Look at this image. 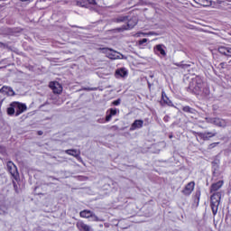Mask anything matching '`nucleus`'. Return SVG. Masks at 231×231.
Wrapping results in <instances>:
<instances>
[{
	"label": "nucleus",
	"mask_w": 231,
	"mask_h": 231,
	"mask_svg": "<svg viewBox=\"0 0 231 231\" xmlns=\"http://www.w3.org/2000/svg\"><path fill=\"white\" fill-rule=\"evenodd\" d=\"M175 66H178L179 68H182V69H185V68L189 67V65H187V64L183 65L181 63H176Z\"/></svg>",
	"instance_id": "2f4dec72"
},
{
	"label": "nucleus",
	"mask_w": 231,
	"mask_h": 231,
	"mask_svg": "<svg viewBox=\"0 0 231 231\" xmlns=\"http://www.w3.org/2000/svg\"><path fill=\"white\" fill-rule=\"evenodd\" d=\"M116 116V109L110 108L106 111V122H111L113 116Z\"/></svg>",
	"instance_id": "a211bd4d"
},
{
	"label": "nucleus",
	"mask_w": 231,
	"mask_h": 231,
	"mask_svg": "<svg viewBox=\"0 0 231 231\" xmlns=\"http://www.w3.org/2000/svg\"><path fill=\"white\" fill-rule=\"evenodd\" d=\"M147 41H149V40L146 38L139 40L137 44H138V46H143V44H145V42H147Z\"/></svg>",
	"instance_id": "cd10ccee"
},
{
	"label": "nucleus",
	"mask_w": 231,
	"mask_h": 231,
	"mask_svg": "<svg viewBox=\"0 0 231 231\" xmlns=\"http://www.w3.org/2000/svg\"><path fill=\"white\" fill-rule=\"evenodd\" d=\"M143 127V120L136 119L130 126V131H136V129H142Z\"/></svg>",
	"instance_id": "ddd939ff"
},
{
	"label": "nucleus",
	"mask_w": 231,
	"mask_h": 231,
	"mask_svg": "<svg viewBox=\"0 0 231 231\" xmlns=\"http://www.w3.org/2000/svg\"><path fill=\"white\" fill-rule=\"evenodd\" d=\"M8 214V206L5 204L0 205V216H5Z\"/></svg>",
	"instance_id": "5701e85b"
},
{
	"label": "nucleus",
	"mask_w": 231,
	"mask_h": 231,
	"mask_svg": "<svg viewBox=\"0 0 231 231\" xmlns=\"http://www.w3.org/2000/svg\"><path fill=\"white\" fill-rule=\"evenodd\" d=\"M89 5H92V6H96L97 0H79L77 2V5L81 6L82 8H88Z\"/></svg>",
	"instance_id": "9b49d317"
},
{
	"label": "nucleus",
	"mask_w": 231,
	"mask_h": 231,
	"mask_svg": "<svg viewBox=\"0 0 231 231\" xmlns=\"http://www.w3.org/2000/svg\"><path fill=\"white\" fill-rule=\"evenodd\" d=\"M161 106H168L169 107H174V104L165 93V90H162V97H161Z\"/></svg>",
	"instance_id": "0eeeda50"
},
{
	"label": "nucleus",
	"mask_w": 231,
	"mask_h": 231,
	"mask_svg": "<svg viewBox=\"0 0 231 231\" xmlns=\"http://www.w3.org/2000/svg\"><path fill=\"white\" fill-rule=\"evenodd\" d=\"M214 123L216 124V125H218V127H226V121H225L224 119L215 118Z\"/></svg>",
	"instance_id": "aec40b11"
},
{
	"label": "nucleus",
	"mask_w": 231,
	"mask_h": 231,
	"mask_svg": "<svg viewBox=\"0 0 231 231\" xmlns=\"http://www.w3.org/2000/svg\"><path fill=\"white\" fill-rule=\"evenodd\" d=\"M226 57H231V48L227 47L226 51Z\"/></svg>",
	"instance_id": "c756f323"
},
{
	"label": "nucleus",
	"mask_w": 231,
	"mask_h": 231,
	"mask_svg": "<svg viewBox=\"0 0 231 231\" xmlns=\"http://www.w3.org/2000/svg\"><path fill=\"white\" fill-rule=\"evenodd\" d=\"M102 51H103V53H106V56L108 59H112V60L116 59V51L105 48V49L102 50Z\"/></svg>",
	"instance_id": "4468645a"
},
{
	"label": "nucleus",
	"mask_w": 231,
	"mask_h": 231,
	"mask_svg": "<svg viewBox=\"0 0 231 231\" xmlns=\"http://www.w3.org/2000/svg\"><path fill=\"white\" fill-rule=\"evenodd\" d=\"M116 59H120V56L117 55V56H116Z\"/></svg>",
	"instance_id": "79ce46f5"
},
{
	"label": "nucleus",
	"mask_w": 231,
	"mask_h": 231,
	"mask_svg": "<svg viewBox=\"0 0 231 231\" xmlns=\"http://www.w3.org/2000/svg\"><path fill=\"white\" fill-rule=\"evenodd\" d=\"M200 198H201V190L198 189V190L195 192L194 200L197 201V203H199Z\"/></svg>",
	"instance_id": "393cba45"
},
{
	"label": "nucleus",
	"mask_w": 231,
	"mask_h": 231,
	"mask_svg": "<svg viewBox=\"0 0 231 231\" xmlns=\"http://www.w3.org/2000/svg\"><path fill=\"white\" fill-rule=\"evenodd\" d=\"M169 138H172V134L169 135Z\"/></svg>",
	"instance_id": "a19ab883"
},
{
	"label": "nucleus",
	"mask_w": 231,
	"mask_h": 231,
	"mask_svg": "<svg viewBox=\"0 0 231 231\" xmlns=\"http://www.w3.org/2000/svg\"><path fill=\"white\" fill-rule=\"evenodd\" d=\"M120 105V99H117L116 100V106H119Z\"/></svg>",
	"instance_id": "c9c22d12"
},
{
	"label": "nucleus",
	"mask_w": 231,
	"mask_h": 231,
	"mask_svg": "<svg viewBox=\"0 0 231 231\" xmlns=\"http://www.w3.org/2000/svg\"><path fill=\"white\" fill-rule=\"evenodd\" d=\"M167 47L164 44H157L153 47V53L158 57H167Z\"/></svg>",
	"instance_id": "423d86ee"
},
{
	"label": "nucleus",
	"mask_w": 231,
	"mask_h": 231,
	"mask_svg": "<svg viewBox=\"0 0 231 231\" xmlns=\"http://www.w3.org/2000/svg\"><path fill=\"white\" fill-rule=\"evenodd\" d=\"M90 221H98V217L92 213V216L89 217Z\"/></svg>",
	"instance_id": "c85d7f7f"
},
{
	"label": "nucleus",
	"mask_w": 231,
	"mask_h": 231,
	"mask_svg": "<svg viewBox=\"0 0 231 231\" xmlns=\"http://www.w3.org/2000/svg\"><path fill=\"white\" fill-rule=\"evenodd\" d=\"M67 154L69 156H74V158H77L79 162H82V159L80 158V151L79 150H67L65 151Z\"/></svg>",
	"instance_id": "f3484780"
},
{
	"label": "nucleus",
	"mask_w": 231,
	"mask_h": 231,
	"mask_svg": "<svg viewBox=\"0 0 231 231\" xmlns=\"http://www.w3.org/2000/svg\"><path fill=\"white\" fill-rule=\"evenodd\" d=\"M217 145H219V143H212L208 145V149H214Z\"/></svg>",
	"instance_id": "7c9ffc66"
},
{
	"label": "nucleus",
	"mask_w": 231,
	"mask_h": 231,
	"mask_svg": "<svg viewBox=\"0 0 231 231\" xmlns=\"http://www.w3.org/2000/svg\"><path fill=\"white\" fill-rule=\"evenodd\" d=\"M14 106V113L15 116H19V115H23L24 111H26L27 106L24 104L19 103V102H13Z\"/></svg>",
	"instance_id": "1a4fd4ad"
},
{
	"label": "nucleus",
	"mask_w": 231,
	"mask_h": 231,
	"mask_svg": "<svg viewBox=\"0 0 231 231\" xmlns=\"http://www.w3.org/2000/svg\"><path fill=\"white\" fill-rule=\"evenodd\" d=\"M117 77H121L122 79H125L129 75V72L125 68H121L116 69Z\"/></svg>",
	"instance_id": "6ab92c4d"
},
{
	"label": "nucleus",
	"mask_w": 231,
	"mask_h": 231,
	"mask_svg": "<svg viewBox=\"0 0 231 231\" xmlns=\"http://www.w3.org/2000/svg\"><path fill=\"white\" fill-rule=\"evenodd\" d=\"M226 50H227V47H219L218 48V52L221 53V55H226Z\"/></svg>",
	"instance_id": "bb28decb"
},
{
	"label": "nucleus",
	"mask_w": 231,
	"mask_h": 231,
	"mask_svg": "<svg viewBox=\"0 0 231 231\" xmlns=\"http://www.w3.org/2000/svg\"><path fill=\"white\" fill-rule=\"evenodd\" d=\"M38 134H40V135H41V134H42V132H41V131H40V132H38Z\"/></svg>",
	"instance_id": "58836bf2"
},
{
	"label": "nucleus",
	"mask_w": 231,
	"mask_h": 231,
	"mask_svg": "<svg viewBox=\"0 0 231 231\" xmlns=\"http://www.w3.org/2000/svg\"><path fill=\"white\" fill-rule=\"evenodd\" d=\"M223 185H225L224 180H218L215 183H212L209 188L210 194H216V192H221V191H217V190H219V189H221V187H223Z\"/></svg>",
	"instance_id": "9d476101"
},
{
	"label": "nucleus",
	"mask_w": 231,
	"mask_h": 231,
	"mask_svg": "<svg viewBox=\"0 0 231 231\" xmlns=\"http://www.w3.org/2000/svg\"><path fill=\"white\" fill-rule=\"evenodd\" d=\"M7 114L9 116L15 115V106L14 103H11L10 107L7 108Z\"/></svg>",
	"instance_id": "b1692460"
},
{
	"label": "nucleus",
	"mask_w": 231,
	"mask_h": 231,
	"mask_svg": "<svg viewBox=\"0 0 231 231\" xmlns=\"http://www.w3.org/2000/svg\"><path fill=\"white\" fill-rule=\"evenodd\" d=\"M147 84H148V88H149V89H151V82H149V81H147Z\"/></svg>",
	"instance_id": "f704fd0d"
},
{
	"label": "nucleus",
	"mask_w": 231,
	"mask_h": 231,
	"mask_svg": "<svg viewBox=\"0 0 231 231\" xmlns=\"http://www.w3.org/2000/svg\"><path fill=\"white\" fill-rule=\"evenodd\" d=\"M141 33H142V35H146L145 32H141Z\"/></svg>",
	"instance_id": "ea45409f"
},
{
	"label": "nucleus",
	"mask_w": 231,
	"mask_h": 231,
	"mask_svg": "<svg viewBox=\"0 0 231 231\" xmlns=\"http://www.w3.org/2000/svg\"><path fill=\"white\" fill-rule=\"evenodd\" d=\"M49 88L52 89L53 93L57 95H60L62 93V86L59 84V82L52 81L49 84Z\"/></svg>",
	"instance_id": "f8f14e48"
},
{
	"label": "nucleus",
	"mask_w": 231,
	"mask_h": 231,
	"mask_svg": "<svg viewBox=\"0 0 231 231\" xmlns=\"http://www.w3.org/2000/svg\"><path fill=\"white\" fill-rule=\"evenodd\" d=\"M76 226L79 231H91V226H88L83 221H78Z\"/></svg>",
	"instance_id": "dca6fc26"
},
{
	"label": "nucleus",
	"mask_w": 231,
	"mask_h": 231,
	"mask_svg": "<svg viewBox=\"0 0 231 231\" xmlns=\"http://www.w3.org/2000/svg\"><path fill=\"white\" fill-rule=\"evenodd\" d=\"M198 5H201V6H210L212 2L209 0H195Z\"/></svg>",
	"instance_id": "4be33fe9"
},
{
	"label": "nucleus",
	"mask_w": 231,
	"mask_h": 231,
	"mask_svg": "<svg viewBox=\"0 0 231 231\" xmlns=\"http://www.w3.org/2000/svg\"><path fill=\"white\" fill-rule=\"evenodd\" d=\"M0 93H3V95H7V97H14L15 95V92H14V89L10 87L4 86L0 89Z\"/></svg>",
	"instance_id": "2eb2a0df"
},
{
	"label": "nucleus",
	"mask_w": 231,
	"mask_h": 231,
	"mask_svg": "<svg viewBox=\"0 0 231 231\" xmlns=\"http://www.w3.org/2000/svg\"><path fill=\"white\" fill-rule=\"evenodd\" d=\"M22 1H28V0H22Z\"/></svg>",
	"instance_id": "37998d69"
},
{
	"label": "nucleus",
	"mask_w": 231,
	"mask_h": 231,
	"mask_svg": "<svg viewBox=\"0 0 231 231\" xmlns=\"http://www.w3.org/2000/svg\"><path fill=\"white\" fill-rule=\"evenodd\" d=\"M188 91L197 97H207L208 95V88L205 87V81L199 76L191 79Z\"/></svg>",
	"instance_id": "f257e3e1"
},
{
	"label": "nucleus",
	"mask_w": 231,
	"mask_h": 231,
	"mask_svg": "<svg viewBox=\"0 0 231 231\" xmlns=\"http://www.w3.org/2000/svg\"><path fill=\"white\" fill-rule=\"evenodd\" d=\"M221 192H215L210 196V208L214 217L217 216L219 205H221Z\"/></svg>",
	"instance_id": "7ed1b4c3"
},
{
	"label": "nucleus",
	"mask_w": 231,
	"mask_h": 231,
	"mask_svg": "<svg viewBox=\"0 0 231 231\" xmlns=\"http://www.w3.org/2000/svg\"><path fill=\"white\" fill-rule=\"evenodd\" d=\"M113 105H114V106H116V100H114V101H113Z\"/></svg>",
	"instance_id": "4c0bfd02"
},
{
	"label": "nucleus",
	"mask_w": 231,
	"mask_h": 231,
	"mask_svg": "<svg viewBox=\"0 0 231 231\" xmlns=\"http://www.w3.org/2000/svg\"><path fill=\"white\" fill-rule=\"evenodd\" d=\"M116 23L117 24H122V23H124L123 25H119L116 28V32H124L125 30H131L135 27L136 24H138V20L136 17H132L129 19V16L123 15L117 17Z\"/></svg>",
	"instance_id": "f03ea898"
},
{
	"label": "nucleus",
	"mask_w": 231,
	"mask_h": 231,
	"mask_svg": "<svg viewBox=\"0 0 231 231\" xmlns=\"http://www.w3.org/2000/svg\"><path fill=\"white\" fill-rule=\"evenodd\" d=\"M93 212L89 211V210H83L79 213L80 217H85V218H89L91 217Z\"/></svg>",
	"instance_id": "412c9836"
},
{
	"label": "nucleus",
	"mask_w": 231,
	"mask_h": 231,
	"mask_svg": "<svg viewBox=\"0 0 231 231\" xmlns=\"http://www.w3.org/2000/svg\"><path fill=\"white\" fill-rule=\"evenodd\" d=\"M182 111H183L184 113H190V114L194 113V112H193L194 109H192V107H190V106H183V107H182Z\"/></svg>",
	"instance_id": "a878e982"
},
{
	"label": "nucleus",
	"mask_w": 231,
	"mask_h": 231,
	"mask_svg": "<svg viewBox=\"0 0 231 231\" xmlns=\"http://www.w3.org/2000/svg\"><path fill=\"white\" fill-rule=\"evenodd\" d=\"M192 134L197 138V142H208L210 138L217 135V132H196L192 131Z\"/></svg>",
	"instance_id": "20e7f679"
},
{
	"label": "nucleus",
	"mask_w": 231,
	"mask_h": 231,
	"mask_svg": "<svg viewBox=\"0 0 231 231\" xmlns=\"http://www.w3.org/2000/svg\"><path fill=\"white\" fill-rule=\"evenodd\" d=\"M7 171L10 172L11 176L17 180L19 178V171H17V166L12 162H7Z\"/></svg>",
	"instance_id": "6e6552de"
},
{
	"label": "nucleus",
	"mask_w": 231,
	"mask_h": 231,
	"mask_svg": "<svg viewBox=\"0 0 231 231\" xmlns=\"http://www.w3.org/2000/svg\"><path fill=\"white\" fill-rule=\"evenodd\" d=\"M170 116H165L164 117H163V122H169V120H170Z\"/></svg>",
	"instance_id": "72a5a7b5"
},
{
	"label": "nucleus",
	"mask_w": 231,
	"mask_h": 231,
	"mask_svg": "<svg viewBox=\"0 0 231 231\" xmlns=\"http://www.w3.org/2000/svg\"><path fill=\"white\" fill-rule=\"evenodd\" d=\"M221 68H224L225 62L220 63Z\"/></svg>",
	"instance_id": "e433bc0d"
},
{
	"label": "nucleus",
	"mask_w": 231,
	"mask_h": 231,
	"mask_svg": "<svg viewBox=\"0 0 231 231\" xmlns=\"http://www.w3.org/2000/svg\"><path fill=\"white\" fill-rule=\"evenodd\" d=\"M97 122H98V124H106V123H107V121H106V118L105 119L104 118H100V119L97 120Z\"/></svg>",
	"instance_id": "473e14b6"
},
{
	"label": "nucleus",
	"mask_w": 231,
	"mask_h": 231,
	"mask_svg": "<svg viewBox=\"0 0 231 231\" xmlns=\"http://www.w3.org/2000/svg\"><path fill=\"white\" fill-rule=\"evenodd\" d=\"M194 189H196V182L192 180L185 185L181 190V194H183V196L189 197L190 194H192V192H194Z\"/></svg>",
	"instance_id": "39448f33"
}]
</instances>
